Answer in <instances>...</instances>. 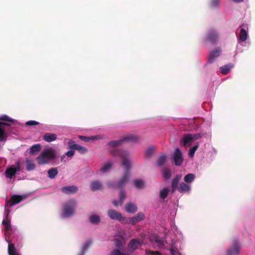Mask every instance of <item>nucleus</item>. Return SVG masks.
Masks as SVG:
<instances>
[{"mask_svg": "<svg viewBox=\"0 0 255 255\" xmlns=\"http://www.w3.org/2000/svg\"><path fill=\"white\" fill-rule=\"evenodd\" d=\"M112 164L111 162H108L105 164L100 169V171L103 173L106 172L111 167Z\"/></svg>", "mask_w": 255, "mask_h": 255, "instance_id": "nucleus-36", "label": "nucleus"}, {"mask_svg": "<svg viewBox=\"0 0 255 255\" xmlns=\"http://www.w3.org/2000/svg\"><path fill=\"white\" fill-rule=\"evenodd\" d=\"M221 52V50L219 48H218L215 50L211 51L209 54L208 62L211 63H212L215 59L219 56Z\"/></svg>", "mask_w": 255, "mask_h": 255, "instance_id": "nucleus-15", "label": "nucleus"}, {"mask_svg": "<svg viewBox=\"0 0 255 255\" xmlns=\"http://www.w3.org/2000/svg\"><path fill=\"white\" fill-rule=\"evenodd\" d=\"M167 159V156L165 154L160 156L156 160V164L158 166H161L164 165Z\"/></svg>", "mask_w": 255, "mask_h": 255, "instance_id": "nucleus-27", "label": "nucleus"}, {"mask_svg": "<svg viewBox=\"0 0 255 255\" xmlns=\"http://www.w3.org/2000/svg\"><path fill=\"white\" fill-rule=\"evenodd\" d=\"M10 125L5 123L0 122V141L6 140V133L5 126L9 127Z\"/></svg>", "mask_w": 255, "mask_h": 255, "instance_id": "nucleus-11", "label": "nucleus"}, {"mask_svg": "<svg viewBox=\"0 0 255 255\" xmlns=\"http://www.w3.org/2000/svg\"><path fill=\"white\" fill-rule=\"evenodd\" d=\"M0 120L2 121L9 122L11 123H14L15 121L14 120L10 118L8 116L5 115L0 117Z\"/></svg>", "mask_w": 255, "mask_h": 255, "instance_id": "nucleus-41", "label": "nucleus"}, {"mask_svg": "<svg viewBox=\"0 0 255 255\" xmlns=\"http://www.w3.org/2000/svg\"><path fill=\"white\" fill-rule=\"evenodd\" d=\"M155 150V148L153 146H150L145 151V155L146 157H150L154 151Z\"/></svg>", "mask_w": 255, "mask_h": 255, "instance_id": "nucleus-39", "label": "nucleus"}, {"mask_svg": "<svg viewBox=\"0 0 255 255\" xmlns=\"http://www.w3.org/2000/svg\"><path fill=\"white\" fill-rule=\"evenodd\" d=\"M169 192V189L167 188H164L162 190H161L160 192V197L164 199L166 198L168 195Z\"/></svg>", "mask_w": 255, "mask_h": 255, "instance_id": "nucleus-37", "label": "nucleus"}, {"mask_svg": "<svg viewBox=\"0 0 255 255\" xmlns=\"http://www.w3.org/2000/svg\"><path fill=\"white\" fill-rule=\"evenodd\" d=\"M8 252L9 255H18L16 252L13 244H9L8 247Z\"/></svg>", "mask_w": 255, "mask_h": 255, "instance_id": "nucleus-31", "label": "nucleus"}, {"mask_svg": "<svg viewBox=\"0 0 255 255\" xmlns=\"http://www.w3.org/2000/svg\"><path fill=\"white\" fill-rule=\"evenodd\" d=\"M89 222L91 224L97 225L101 222V218L97 215H93L89 217Z\"/></svg>", "mask_w": 255, "mask_h": 255, "instance_id": "nucleus-26", "label": "nucleus"}, {"mask_svg": "<svg viewBox=\"0 0 255 255\" xmlns=\"http://www.w3.org/2000/svg\"><path fill=\"white\" fill-rule=\"evenodd\" d=\"M173 160L175 165L180 166L183 162L182 154L179 148H176L173 155Z\"/></svg>", "mask_w": 255, "mask_h": 255, "instance_id": "nucleus-9", "label": "nucleus"}, {"mask_svg": "<svg viewBox=\"0 0 255 255\" xmlns=\"http://www.w3.org/2000/svg\"><path fill=\"white\" fill-rule=\"evenodd\" d=\"M57 138L56 134L54 133H45L43 136V139L48 142L53 141Z\"/></svg>", "mask_w": 255, "mask_h": 255, "instance_id": "nucleus-19", "label": "nucleus"}, {"mask_svg": "<svg viewBox=\"0 0 255 255\" xmlns=\"http://www.w3.org/2000/svg\"><path fill=\"white\" fill-rule=\"evenodd\" d=\"M74 153H75V151L74 150H73V149H71L69 151H68L66 153V155L68 156V157H72L74 155Z\"/></svg>", "mask_w": 255, "mask_h": 255, "instance_id": "nucleus-50", "label": "nucleus"}, {"mask_svg": "<svg viewBox=\"0 0 255 255\" xmlns=\"http://www.w3.org/2000/svg\"><path fill=\"white\" fill-rule=\"evenodd\" d=\"M248 37V34L245 29L242 28L239 34V39L242 41H245Z\"/></svg>", "mask_w": 255, "mask_h": 255, "instance_id": "nucleus-29", "label": "nucleus"}, {"mask_svg": "<svg viewBox=\"0 0 255 255\" xmlns=\"http://www.w3.org/2000/svg\"><path fill=\"white\" fill-rule=\"evenodd\" d=\"M78 188L74 185L64 186L61 188V191L66 194H71L76 193Z\"/></svg>", "mask_w": 255, "mask_h": 255, "instance_id": "nucleus-12", "label": "nucleus"}, {"mask_svg": "<svg viewBox=\"0 0 255 255\" xmlns=\"http://www.w3.org/2000/svg\"><path fill=\"white\" fill-rule=\"evenodd\" d=\"M103 186L101 182L98 180L93 181L90 183V188L92 191H97L103 189Z\"/></svg>", "mask_w": 255, "mask_h": 255, "instance_id": "nucleus-17", "label": "nucleus"}, {"mask_svg": "<svg viewBox=\"0 0 255 255\" xmlns=\"http://www.w3.org/2000/svg\"><path fill=\"white\" fill-rule=\"evenodd\" d=\"M22 196L20 195H12L9 200L6 201L5 206L7 208H10L13 205L20 203L22 201Z\"/></svg>", "mask_w": 255, "mask_h": 255, "instance_id": "nucleus-8", "label": "nucleus"}, {"mask_svg": "<svg viewBox=\"0 0 255 255\" xmlns=\"http://www.w3.org/2000/svg\"><path fill=\"white\" fill-rule=\"evenodd\" d=\"M241 246L236 240H234L233 244L229 248L227 255H239Z\"/></svg>", "mask_w": 255, "mask_h": 255, "instance_id": "nucleus-5", "label": "nucleus"}, {"mask_svg": "<svg viewBox=\"0 0 255 255\" xmlns=\"http://www.w3.org/2000/svg\"><path fill=\"white\" fill-rule=\"evenodd\" d=\"M55 158V153L54 150L51 148H48L40 154L37 158V160L39 164H43Z\"/></svg>", "mask_w": 255, "mask_h": 255, "instance_id": "nucleus-2", "label": "nucleus"}, {"mask_svg": "<svg viewBox=\"0 0 255 255\" xmlns=\"http://www.w3.org/2000/svg\"><path fill=\"white\" fill-rule=\"evenodd\" d=\"M125 209L127 212L131 213H134L137 211L136 205L131 203H127L125 206Z\"/></svg>", "mask_w": 255, "mask_h": 255, "instance_id": "nucleus-20", "label": "nucleus"}, {"mask_svg": "<svg viewBox=\"0 0 255 255\" xmlns=\"http://www.w3.org/2000/svg\"><path fill=\"white\" fill-rule=\"evenodd\" d=\"M134 217L136 218V219L138 220V222L144 220L145 218L144 214L142 212L138 213Z\"/></svg>", "mask_w": 255, "mask_h": 255, "instance_id": "nucleus-44", "label": "nucleus"}, {"mask_svg": "<svg viewBox=\"0 0 255 255\" xmlns=\"http://www.w3.org/2000/svg\"><path fill=\"white\" fill-rule=\"evenodd\" d=\"M77 202L75 200H70L63 206V212L65 217H69L75 213Z\"/></svg>", "mask_w": 255, "mask_h": 255, "instance_id": "nucleus-3", "label": "nucleus"}, {"mask_svg": "<svg viewBox=\"0 0 255 255\" xmlns=\"http://www.w3.org/2000/svg\"><path fill=\"white\" fill-rule=\"evenodd\" d=\"M120 205H122L124 201L126 198V195L125 191L124 190H120Z\"/></svg>", "mask_w": 255, "mask_h": 255, "instance_id": "nucleus-40", "label": "nucleus"}, {"mask_svg": "<svg viewBox=\"0 0 255 255\" xmlns=\"http://www.w3.org/2000/svg\"><path fill=\"white\" fill-rule=\"evenodd\" d=\"M144 182L141 179L135 180L133 182L134 186L138 189L142 188L143 187Z\"/></svg>", "mask_w": 255, "mask_h": 255, "instance_id": "nucleus-33", "label": "nucleus"}, {"mask_svg": "<svg viewBox=\"0 0 255 255\" xmlns=\"http://www.w3.org/2000/svg\"><path fill=\"white\" fill-rule=\"evenodd\" d=\"M9 212V210L8 209H7V215H6L7 217L8 216ZM2 223L4 226L5 231H8L11 229L10 221L7 218V217L6 218V219H5L2 221Z\"/></svg>", "mask_w": 255, "mask_h": 255, "instance_id": "nucleus-25", "label": "nucleus"}, {"mask_svg": "<svg viewBox=\"0 0 255 255\" xmlns=\"http://www.w3.org/2000/svg\"><path fill=\"white\" fill-rule=\"evenodd\" d=\"M182 177L181 174H177L172 179L171 182V190L172 193L175 192L176 189H178V185L179 181Z\"/></svg>", "mask_w": 255, "mask_h": 255, "instance_id": "nucleus-13", "label": "nucleus"}, {"mask_svg": "<svg viewBox=\"0 0 255 255\" xmlns=\"http://www.w3.org/2000/svg\"><path fill=\"white\" fill-rule=\"evenodd\" d=\"M112 153L116 156H120L122 159L121 164L124 166L125 172L122 177L116 183V187L120 190H124V188L128 181L129 177V171L131 167V162L128 159V154L126 151H120L114 149Z\"/></svg>", "mask_w": 255, "mask_h": 255, "instance_id": "nucleus-1", "label": "nucleus"}, {"mask_svg": "<svg viewBox=\"0 0 255 255\" xmlns=\"http://www.w3.org/2000/svg\"><path fill=\"white\" fill-rule=\"evenodd\" d=\"M35 166L33 162L31 160L26 161V169L28 171L33 170Z\"/></svg>", "mask_w": 255, "mask_h": 255, "instance_id": "nucleus-34", "label": "nucleus"}, {"mask_svg": "<svg viewBox=\"0 0 255 255\" xmlns=\"http://www.w3.org/2000/svg\"><path fill=\"white\" fill-rule=\"evenodd\" d=\"M107 213L108 216L113 220H118L122 223L126 220V217H123L122 214L116 210L110 209Z\"/></svg>", "mask_w": 255, "mask_h": 255, "instance_id": "nucleus-6", "label": "nucleus"}, {"mask_svg": "<svg viewBox=\"0 0 255 255\" xmlns=\"http://www.w3.org/2000/svg\"><path fill=\"white\" fill-rule=\"evenodd\" d=\"M107 186L109 188L117 189L116 183L109 182L107 183Z\"/></svg>", "mask_w": 255, "mask_h": 255, "instance_id": "nucleus-49", "label": "nucleus"}, {"mask_svg": "<svg viewBox=\"0 0 255 255\" xmlns=\"http://www.w3.org/2000/svg\"><path fill=\"white\" fill-rule=\"evenodd\" d=\"M170 253L172 255H176L177 252L173 249L170 250Z\"/></svg>", "mask_w": 255, "mask_h": 255, "instance_id": "nucleus-54", "label": "nucleus"}, {"mask_svg": "<svg viewBox=\"0 0 255 255\" xmlns=\"http://www.w3.org/2000/svg\"><path fill=\"white\" fill-rule=\"evenodd\" d=\"M110 255H128L125 253H122L120 250L117 249L113 250L110 253Z\"/></svg>", "mask_w": 255, "mask_h": 255, "instance_id": "nucleus-42", "label": "nucleus"}, {"mask_svg": "<svg viewBox=\"0 0 255 255\" xmlns=\"http://www.w3.org/2000/svg\"><path fill=\"white\" fill-rule=\"evenodd\" d=\"M219 4V0H212L211 5L214 7H217Z\"/></svg>", "mask_w": 255, "mask_h": 255, "instance_id": "nucleus-51", "label": "nucleus"}, {"mask_svg": "<svg viewBox=\"0 0 255 255\" xmlns=\"http://www.w3.org/2000/svg\"><path fill=\"white\" fill-rule=\"evenodd\" d=\"M91 244V243L90 242H88L84 244L82 249V253L81 255H84L85 252L88 249Z\"/></svg>", "mask_w": 255, "mask_h": 255, "instance_id": "nucleus-45", "label": "nucleus"}, {"mask_svg": "<svg viewBox=\"0 0 255 255\" xmlns=\"http://www.w3.org/2000/svg\"><path fill=\"white\" fill-rule=\"evenodd\" d=\"M113 203L116 207H117L119 205V202L118 201L114 200Z\"/></svg>", "mask_w": 255, "mask_h": 255, "instance_id": "nucleus-55", "label": "nucleus"}, {"mask_svg": "<svg viewBox=\"0 0 255 255\" xmlns=\"http://www.w3.org/2000/svg\"><path fill=\"white\" fill-rule=\"evenodd\" d=\"M218 38V35L214 30H210L207 36V40L212 43H216Z\"/></svg>", "mask_w": 255, "mask_h": 255, "instance_id": "nucleus-14", "label": "nucleus"}, {"mask_svg": "<svg viewBox=\"0 0 255 255\" xmlns=\"http://www.w3.org/2000/svg\"><path fill=\"white\" fill-rule=\"evenodd\" d=\"M192 141L191 134L188 133L183 135L180 141V145L186 146Z\"/></svg>", "mask_w": 255, "mask_h": 255, "instance_id": "nucleus-18", "label": "nucleus"}, {"mask_svg": "<svg viewBox=\"0 0 255 255\" xmlns=\"http://www.w3.org/2000/svg\"><path fill=\"white\" fill-rule=\"evenodd\" d=\"M79 137L80 139H81L82 140H84L85 141H88L90 140V139H95V137L94 136H90V137H87L85 136H79Z\"/></svg>", "mask_w": 255, "mask_h": 255, "instance_id": "nucleus-46", "label": "nucleus"}, {"mask_svg": "<svg viewBox=\"0 0 255 255\" xmlns=\"http://www.w3.org/2000/svg\"><path fill=\"white\" fill-rule=\"evenodd\" d=\"M190 190V186L184 182H181L178 188V190L180 193L189 192Z\"/></svg>", "mask_w": 255, "mask_h": 255, "instance_id": "nucleus-21", "label": "nucleus"}, {"mask_svg": "<svg viewBox=\"0 0 255 255\" xmlns=\"http://www.w3.org/2000/svg\"><path fill=\"white\" fill-rule=\"evenodd\" d=\"M68 144L69 149L77 150L81 154H84L88 151L86 147L75 143V142L72 140H69L68 142Z\"/></svg>", "mask_w": 255, "mask_h": 255, "instance_id": "nucleus-7", "label": "nucleus"}, {"mask_svg": "<svg viewBox=\"0 0 255 255\" xmlns=\"http://www.w3.org/2000/svg\"><path fill=\"white\" fill-rule=\"evenodd\" d=\"M141 246V244L137 239H132L128 244V248L130 250L134 251Z\"/></svg>", "mask_w": 255, "mask_h": 255, "instance_id": "nucleus-16", "label": "nucleus"}, {"mask_svg": "<svg viewBox=\"0 0 255 255\" xmlns=\"http://www.w3.org/2000/svg\"><path fill=\"white\" fill-rule=\"evenodd\" d=\"M195 176L192 173L187 174L184 178V181L187 183H191L195 179Z\"/></svg>", "mask_w": 255, "mask_h": 255, "instance_id": "nucleus-28", "label": "nucleus"}, {"mask_svg": "<svg viewBox=\"0 0 255 255\" xmlns=\"http://www.w3.org/2000/svg\"><path fill=\"white\" fill-rule=\"evenodd\" d=\"M41 149V146L40 144H35L30 148V153L33 155L36 154Z\"/></svg>", "mask_w": 255, "mask_h": 255, "instance_id": "nucleus-24", "label": "nucleus"}, {"mask_svg": "<svg viewBox=\"0 0 255 255\" xmlns=\"http://www.w3.org/2000/svg\"><path fill=\"white\" fill-rule=\"evenodd\" d=\"M235 2H243L244 0H233Z\"/></svg>", "mask_w": 255, "mask_h": 255, "instance_id": "nucleus-56", "label": "nucleus"}, {"mask_svg": "<svg viewBox=\"0 0 255 255\" xmlns=\"http://www.w3.org/2000/svg\"><path fill=\"white\" fill-rule=\"evenodd\" d=\"M39 123L35 121H27L25 125L28 126H32L39 125Z\"/></svg>", "mask_w": 255, "mask_h": 255, "instance_id": "nucleus-47", "label": "nucleus"}, {"mask_svg": "<svg viewBox=\"0 0 255 255\" xmlns=\"http://www.w3.org/2000/svg\"><path fill=\"white\" fill-rule=\"evenodd\" d=\"M57 174L58 170L55 168H52L48 171V177L51 179L55 178V177L57 175Z\"/></svg>", "mask_w": 255, "mask_h": 255, "instance_id": "nucleus-30", "label": "nucleus"}, {"mask_svg": "<svg viewBox=\"0 0 255 255\" xmlns=\"http://www.w3.org/2000/svg\"><path fill=\"white\" fill-rule=\"evenodd\" d=\"M155 241L156 243H158L159 245H163V241L162 240L160 239L159 238L156 237L155 238Z\"/></svg>", "mask_w": 255, "mask_h": 255, "instance_id": "nucleus-52", "label": "nucleus"}, {"mask_svg": "<svg viewBox=\"0 0 255 255\" xmlns=\"http://www.w3.org/2000/svg\"><path fill=\"white\" fill-rule=\"evenodd\" d=\"M20 170V165L19 162L16 163V166L12 165L9 168H6L5 172V176L7 178H12L15 176L17 171Z\"/></svg>", "mask_w": 255, "mask_h": 255, "instance_id": "nucleus-4", "label": "nucleus"}, {"mask_svg": "<svg viewBox=\"0 0 255 255\" xmlns=\"http://www.w3.org/2000/svg\"><path fill=\"white\" fill-rule=\"evenodd\" d=\"M198 147V145L194 146L193 147L190 149L189 152V156L190 157H193L195 154V151L197 149Z\"/></svg>", "mask_w": 255, "mask_h": 255, "instance_id": "nucleus-43", "label": "nucleus"}, {"mask_svg": "<svg viewBox=\"0 0 255 255\" xmlns=\"http://www.w3.org/2000/svg\"><path fill=\"white\" fill-rule=\"evenodd\" d=\"M151 255H160V253L158 251H153L151 253Z\"/></svg>", "mask_w": 255, "mask_h": 255, "instance_id": "nucleus-53", "label": "nucleus"}, {"mask_svg": "<svg viewBox=\"0 0 255 255\" xmlns=\"http://www.w3.org/2000/svg\"><path fill=\"white\" fill-rule=\"evenodd\" d=\"M124 142V141H123V138L122 137L121 139H119V140H113V141H111L110 142H109L108 143V145L113 147V149L112 150H111L110 152H111V154L114 156H117L116 155H114L112 153V151L114 150V149H116L118 151H126V152H127L128 153L127 151L126 150H123V149H118L116 148V147L118 146H120ZM129 154V153H128Z\"/></svg>", "mask_w": 255, "mask_h": 255, "instance_id": "nucleus-10", "label": "nucleus"}, {"mask_svg": "<svg viewBox=\"0 0 255 255\" xmlns=\"http://www.w3.org/2000/svg\"><path fill=\"white\" fill-rule=\"evenodd\" d=\"M162 174L163 175V177L166 179H169L171 176V171L170 169L168 168H164L162 170Z\"/></svg>", "mask_w": 255, "mask_h": 255, "instance_id": "nucleus-32", "label": "nucleus"}, {"mask_svg": "<svg viewBox=\"0 0 255 255\" xmlns=\"http://www.w3.org/2000/svg\"><path fill=\"white\" fill-rule=\"evenodd\" d=\"M138 222V220L134 216L133 217H131L128 219L126 218V220H124V222H123V223H127V224H131L134 225Z\"/></svg>", "mask_w": 255, "mask_h": 255, "instance_id": "nucleus-35", "label": "nucleus"}, {"mask_svg": "<svg viewBox=\"0 0 255 255\" xmlns=\"http://www.w3.org/2000/svg\"><path fill=\"white\" fill-rule=\"evenodd\" d=\"M192 141L195 139H198L202 137L201 133H198L195 134H191Z\"/></svg>", "mask_w": 255, "mask_h": 255, "instance_id": "nucleus-48", "label": "nucleus"}, {"mask_svg": "<svg viewBox=\"0 0 255 255\" xmlns=\"http://www.w3.org/2000/svg\"><path fill=\"white\" fill-rule=\"evenodd\" d=\"M115 246L118 249H121L123 246V243L122 240L119 238H115L114 239Z\"/></svg>", "mask_w": 255, "mask_h": 255, "instance_id": "nucleus-38", "label": "nucleus"}, {"mask_svg": "<svg viewBox=\"0 0 255 255\" xmlns=\"http://www.w3.org/2000/svg\"><path fill=\"white\" fill-rule=\"evenodd\" d=\"M123 139L124 142H135L138 140V137L135 135L130 134L126 136L123 137Z\"/></svg>", "mask_w": 255, "mask_h": 255, "instance_id": "nucleus-23", "label": "nucleus"}, {"mask_svg": "<svg viewBox=\"0 0 255 255\" xmlns=\"http://www.w3.org/2000/svg\"><path fill=\"white\" fill-rule=\"evenodd\" d=\"M233 67L232 64H228L220 67V72L224 75L227 74L230 70Z\"/></svg>", "mask_w": 255, "mask_h": 255, "instance_id": "nucleus-22", "label": "nucleus"}]
</instances>
